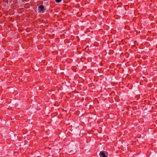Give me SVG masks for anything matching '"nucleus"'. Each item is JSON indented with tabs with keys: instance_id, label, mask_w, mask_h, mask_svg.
<instances>
[{
	"instance_id": "9b49d317",
	"label": "nucleus",
	"mask_w": 157,
	"mask_h": 157,
	"mask_svg": "<svg viewBox=\"0 0 157 157\" xmlns=\"http://www.w3.org/2000/svg\"><path fill=\"white\" fill-rule=\"evenodd\" d=\"M128 76H129V75H128ZM128 78H129V76H128Z\"/></svg>"
},
{
	"instance_id": "9d476101",
	"label": "nucleus",
	"mask_w": 157,
	"mask_h": 157,
	"mask_svg": "<svg viewBox=\"0 0 157 157\" xmlns=\"http://www.w3.org/2000/svg\"><path fill=\"white\" fill-rule=\"evenodd\" d=\"M79 54H80L81 53V52H79Z\"/></svg>"
},
{
	"instance_id": "6e6552de",
	"label": "nucleus",
	"mask_w": 157,
	"mask_h": 157,
	"mask_svg": "<svg viewBox=\"0 0 157 157\" xmlns=\"http://www.w3.org/2000/svg\"><path fill=\"white\" fill-rule=\"evenodd\" d=\"M98 76L100 77H101V76H102V75H100L99 74H98Z\"/></svg>"
},
{
	"instance_id": "7ed1b4c3",
	"label": "nucleus",
	"mask_w": 157,
	"mask_h": 157,
	"mask_svg": "<svg viewBox=\"0 0 157 157\" xmlns=\"http://www.w3.org/2000/svg\"><path fill=\"white\" fill-rule=\"evenodd\" d=\"M63 85H66L67 86H64L63 87L64 88H69V86L70 87V86H69V83H68V82H67V83L65 82L64 83H63Z\"/></svg>"
},
{
	"instance_id": "39448f33",
	"label": "nucleus",
	"mask_w": 157,
	"mask_h": 157,
	"mask_svg": "<svg viewBox=\"0 0 157 157\" xmlns=\"http://www.w3.org/2000/svg\"><path fill=\"white\" fill-rule=\"evenodd\" d=\"M62 1V0H55V2L57 3L60 2Z\"/></svg>"
},
{
	"instance_id": "f8f14e48",
	"label": "nucleus",
	"mask_w": 157,
	"mask_h": 157,
	"mask_svg": "<svg viewBox=\"0 0 157 157\" xmlns=\"http://www.w3.org/2000/svg\"><path fill=\"white\" fill-rule=\"evenodd\" d=\"M129 29V28H128V30Z\"/></svg>"
},
{
	"instance_id": "f257e3e1",
	"label": "nucleus",
	"mask_w": 157,
	"mask_h": 157,
	"mask_svg": "<svg viewBox=\"0 0 157 157\" xmlns=\"http://www.w3.org/2000/svg\"><path fill=\"white\" fill-rule=\"evenodd\" d=\"M38 9L39 10L38 12L39 13H43L45 10L44 8V6L42 5L39 6H38Z\"/></svg>"
},
{
	"instance_id": "20e7f679",
	"label": "nucleus",
	"mask_w": 157,
	"mask_h": 157,
	"mask_svg": "<svg viewBox=\"0 0 157 157\" xmlns=\"http://www.w3.org/2000/svg\"><path fill=\"white\" fill-rule=\"evenodd\" d=\"M89 87H90L91 88H95V86L93 83H92L89 85Z\"/></svg>"
},
{
	"instance_id": "0eeeda50",
	"label": "nucleus",
	"mask_w": 157,
	"mask_h": 157,
	"mask_svg": "<svg viewBox=\"0 0 157 157\" xmlns=\"http://www.w3.org/2000/svg\"><path fill=\"white\" fill-rule=\"evenodd\" d=\"M61 13H62V14L63 15H65V13L63 12V11H62L61 12Z\"/></svg>"
},
{
	"instance_id": "423d86ee",
	"label": "nucleus",
	"mask_w": 157,
	"mask_h": 157,
	"mask_svg": "<svg viewBox=\"0 0 157 157\" xmlns=\"http://www.w3.org/2000/svg\"><path fill=\"white\" fill-rule=\"evenodd\" d=\"M125 61V59H124V61H123V64H125V65L126 66V67H127V63H128V62L126 63H124V62Z\"/></svg>"
},
{
	"instance_id": "1a4fd4ad",
	"label": "nucleus",
	"mask_w": 157,
	"mask_h": 157,
	"mask_svg": "<svg viewBox=\"0 0 157 157\" xmlns=\"http://www.w3.org/2000/svg\"><path fill=\"white\" fill-rule=\"evenodd\" d=\"M126 27H127V26H125V29L126 28Z\"/></svg>"
},
{
	"instance_id": "f03ea898",
	"label": "nucleus",
	"mask_w": 157,
	"mask_h": 157,
	"mask_svg": "<svg viewBox=\"0 0 157 157\" xmlns=\"http://www.w3.org/2000/svg\"><path fill=\"white\" fill-rule=\"evenodd\" d=\"M100 155L101 157H106L104 152L101 151L100 153Z\"/></svg>"
},
{
	"instance_id": "ddd939ff",
	"label": "nucleus",
	"mask_w": 157,
	"mask_h": 157,
	"mask_svg": "<svg viewBox=\"0 0 157 157\" xmlns=\"http://www.w3.org/2000/svg\"><path fill=\"white\" fill-rule=\"evenodd\" d=\"M129 56V54H128V56Z\"/></svg>"
}]
</instances>
